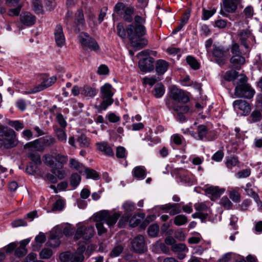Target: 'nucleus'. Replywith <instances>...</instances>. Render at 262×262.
Segmentation results:
<instances>
[{
	"mask_svg": "<svg viewBox=\"0 0 262 262\" xmlns=\"http://www.w3.org/2000/svg\"><path fill=\"white\" fill-rule=\"evenodd\" d=\"M170 93L172 99L178 102L186 103L189 100V97L184 91L174 86H172Z\"/></svg>",
	"mask_w": 262,
	"mask_h": 262,
	"instance_id": "12",
	"label": "nucleus"
},
{
	"mask_svg": "<svg viewBox=\"0 0 262 262\" xmlns=\"http://www.w3.org/2000/svg\"><path fill=\"white\" fill-rule=\"evenodd\" d=\"M168 67V63L163 60H159L157 61L156 70L159 74H163L167 70Z\"/></svg>",
	"mask_w": 262,
	"mask_h": 262,
	"instance_id": "27",
	"label": "nucleus"
},
{
	"mask_svg": "<svg viewBox=\"0 0 262 262\" xmlns=\"http://www.w3.org/2000/svg\"><path fill=\"white\" fill-rule=\"evenodd\" d=\"M61 168H59L58 166H56L51 169V172L53 174L59 179H62L66 177V172L64 170H61Z\"/></svg>",
	"mask_w": 262,
	"mask_h": 262,
	"instance_id": "42",
	"label": "nucleus"
},
{
	"mask_svg": "<svg viewBox=\"0 0 262 262\" xmlns=\"http://www.w3.org/2000/svg\"><path fill=\"white\" fill-rule=\"evenodd\" d=\"M205 191L207 194L209 195V197L212 201L216 200L223 192V190L219 189V187L213 186L206 188Z\"/></svg>",
	"mask_w": 262,
	"mask_h": 262,
	"instance_id": "23",
	"label": "nucleus"
},
{
	"mask_svg": "<svg viewBox=\"0 0 262 262\" xmlns=\"http://www.w3.org/2000/svg\"><path fill=\"white\" fill-rule=\"evenodd\" d=\"M132 47L135 51L139 50L145 46L147 43V40L145 38H140L141 37H128Z\"/></svg>",
	"mask_w": 262,
	"mask_h": 262,
	"instance_id": "16",
	"label": "nucleus"
},
{
	"mask_svg": "<svg viewBox=\"0 0 262 262\" xmlns=\"http://www.w3.org/2000/svg\"><path fill=\"white\" fill-rule=\"evenodd\" d=\"M114 89L109 83H105L100 88V97L102 101L99 106L100 110H105L113 102Z\"/></svg>",
	"mask_w": 262,
	"mask_h": 262,
	"instance_id": "3",
	"label": "nucleus"
},
{
	"mask_svg": "<svg viewBox=\"0 0 262 262\" xmlns=\"http://www.w3.org/2000/svg\"><path fill=\"white\" fill-rule=\"evenodd\" d=\"M40 139L44 147L51 146L56 142V139L51 136H45Z\"/></svg>",
	"mask_w": 262,
	"mask_h": 262,
	"instance_id": "39",
	"label": "nucleus"
},
{
	"mask_svg": "<svg viewBox=\"0 0 262 262\" xmlns=\"http://www.w3.org/2000/svg\"><path fill=\"white\" fill-rule=\"evenodd\" d=\"M186 61L188 64L194 70H198L200 68V65L197 60L192 56H187Z\"/></svg>",
	"mask_w": 262,
	"mask_h": 262,
	"instance_id": "43",
	"label": "nucleus"
},
{
	"mask_svg": "<svg viewBox=\"0 0 262 262\" xmlns=\"http://www.w3.org/2000/svg\"><path fill=\"white\" fill-rule=\"evenodd\" d=\"M165 93V88L164 85L161 83H158L156 84L154 90V95L157 98H161Z\"/></svg>",
	"mask_w": 262,
	"mask_h": 262,
	"instance_id": "31",
	"label": "nucleus"
},
{
	"mask_svg": "<svg viewBox=\"0 0 262 262\" xmlns=\"http://www.w3.org/2000/svg\"><path fill=\"white\" fill-rule=\"evenodd\" d=\"M64 204L61 200H58L53 204L52 210V211H60L63 208Z\"/></svg>",
	"mask_w": 262,
	"mask_h": 262,
	"instance_id": "62",
	"label": "nucleus"
},
{
	"mask_svg": "<svg viewBox=\"0 0 262 262\" xmlns=\"http://www.w3.org/2000/svg\"><path fill=\"white\" fill-rule=\"evenodd\" d=\"M132 250L138 253H143L147 251L143 236L138 235L131 242Z\"/></svg>",
	"mask_w": 262,
	"mask_h": 262,
	"instance_id": "11",
	"label": "nucleus"
},
{
	"mask_svg": "<svg viewBox=\"0 0 262 262\" xmlns=\"http://www.w3.org/2000/svg\"><path fill=\"white\" fill-rule=\"evenodd\" d=\"M27 252V250L26 248L19 247L15 251V255L18 257L24 256Z\"/></svg>",
	"mask_w": 262,
	"mask_h": 262,
	"instance_id": "64",
	"label": "nucleus"
},
{
	"mask_svg": "<svg viewBox=\"0 0 262 262\" xmlns=\"http://www.w3.org/2000/svg\"><path fill=\"white\" fill-rule=\"evenodd\" d=\"M238 76V72L234 70L227 71L224 76L225 80L230 81L234 80Z\"/></svg>",
	"mask_w": 262,
	"mask_h": 262,
	"instance_id": "44",
	"label": "nucleus"
},
{
	"mask_svg": "<svg viewBox=\"0 0 262 262\" xmlns=\"http://www.w3.org/2000/svg\"><path fill=\"white\" fill-rule=\"evenodd\" d=\"M154 59L150 56H148L140 59L139 61V67L141 71L143 72H148L152 71L154 68Z\"/></svg>",
	"mask_w": 262,
	"mask_h": 262,
	"instance_id": "14",
	"label": "nucleus"
},
{
	"mask_svg": "<svg viewBox=\"0 0 262 262\" xmlns=\"http://www.w3.org/2000/svg\"><path fill=\"white\" fill-rule=\"evenodd\" d=\"M148 235L151 237H156L159 233V226L157 224L150 225L148 229Z\"/></svg>",
	"mask_w": 262,
	"mask_h": 262,
	"instance_id": "50",
	"label": "nucleus"
},
{
	"mask_svg": "<svg viewBox=\"0 0 262 262\" xmlns=\"http://www.w3.org/2000/svg\"><path fill=\"white\" fill-rule=\"evenodd\" d=\"M82 174L86 175V179H96L98 176V173L94 170L85 167Z\"/></svg>",
	"mask_w": 262,
	"mask_h": 262,
	"instance_id": "46",
	"label": "nucleus"
},
{
	"mask_svg": "<svg viewBox=\"0 0 262 262\" xmlns=\"http://www.w3.org/2000/svg\"><path fill=\"white\" fill-rule=\"evenodd\" d=\"M54 36L57 46L58 47H61L65 43V37L61 25H58L56 26L54 32Z\"/></svg>",
	"mask_w": 262,
	"mask_h": 262,
	"instance_id": "15",
	"label": "nucleus"
},
{
	"mask_svg": "<svg viewBox=\"0 0 262 262\" xmlns=\"http://www.w3.org/2000/svg\"><path fill=\"white\" fill-rule=\"evenodd\" d=\"M239 161L237 158L236 157H232L227 159L226 165L228 168L231 169L233 167L237 165Z\"/></svg>",
	"mask_w": 262,
	"mask_h": 262,
	"instance_id": "47",
	"label": "nucleus"
},
{
	"mask_svg": "<svg viewBox=\"0 0 262 262\" xmlns=\"http://www.w3.org/2000/svg\"><path fill=\"white\" fill-rule=\"evenodd\" d=\"M135 23L129 25L126 31L128 37H141L146 34V29L143 24L145 22V19L139 16L136 15L134 18Z\"/></svg>",
	"mask_w": 262,
	"mask_h": 262,
	"instance_id": "2",
	"label": "nucleus"
},
{
	"mask_svg": "<svg viewBox=\"0 0 262 262\" xmlns=\"http://www.w3.org/2000/svg\"><path fill=\"white\" fill-rule=\"evenodd\" d=\"M95 230L93 226L79 225L74 235V240L82 239L85 242L89 241L95 234Z\"/></svg>",
	"mask_w": 262,
	"mask_h": 262,
	"instance_id": "4",
	"label": "nucleus"
},
{
	"mask_svg": "<svg viewBox=\"0 0 262 262\" xmlns=\"http://www.w3.org/2000/svg\"><path fill=\"white\" fill-rule=\"evenodd\" d=\"M4 146L5 148H11L17 144V140L15 132L11 128L6 129V132L3 135Z\"/></svg>",
	"mask_w": 262,
	"mask_h": 262,
	"instance_id": "9",
	"label": "nucleus"
},
{
	"mask_svg": "<svg viewBox=\"0 0 262 262\" xmlns=\"http://www.w3.org/2000/svg\"><path fill=\"white\" fill-rule=\"evenodd\" d=\"M161 210L169 213L171 216L178 214L181 212L179 205L176 203L166 204L161 208Z\"/></svg>",
	"mask_w": 262,
	"mask_h": 262,
	"instance_id": "18",
	"label": "nucleus"
},
{
	"mask_svg": "<svg viewBox=\"0 0 262 262\" xmlns=\"http://www.w3.org/2000/svg\"><path fill=\"white\" fill-rule=\"evenodd\" d=\"M70 166L71 168L79 171L81 174L83 173L85 168L82 163L74 159H70Z\"/></svg>",
	"mask_w": 262,
	"mask_h": 262,
	"instance_id": "29",
	"label": "nucleus"
},
{
	"mask_svg": "<svg viewBox=\"0 0 262 262\" xmlns=\"http://www.w3.org/2000/svg\"><path fill=\"white\" fill-rule=\"evenodd\" d=\"M220 203L226 209H230L233 206L232 203L227 196L223 197Z\"/></svg>",
	"mask_w": 262,
	"mask_h": 262,
	"instance_id": "57",
	"label": "nucleus"
},
{
	"mask_svg": "<svg viewBox=\"0 0 262 262\" xmlns=\"http://www.w3.org/2000/svg\"><path fill=\"white\" fill-rule=\"evenodd\" d=\"M25 149H30L35 150L36 151H43L45 149L44 146L42 145L41 139H36L34 141L29 142L24 145Z\"/></svg>",
	"mask_w": 262,
	"mask_h": 262,
	"instance_id": "22",
	"label": "nucleus"
},
{
	"mask_svg": "<svg viewBox=\"0 0 262 262\" xmlns=\"http://www.w3.org/2000/svg\"><path fill=\"white\" fill-rule=\"evenodd\" d=\"M99 150L103 152L105 155L108 156H114V152L112 148L106 142L97 143Z\"/></svg>",
	"mask_w": 262,
	"mask_h": 262,
	"instance_id": "25",
	"label": "nucleus"
},
{
	"mask_svg": "<svg viewBox=\"0 0 262 262\" xmlns=\"http://www.w3.org/2000/svg\"><path fill=\"white\" fill-rule=\"evenodd\" d=\"M229 198L235 202H238L241 200L239 193L235 190H232L230 192Z\"/></svg>",
	"mask_w": 262,
	"mask_h": 262,
	"instance_id": "60",
	"label": "nucleus"
},
{
	"mask_svg": "<svg viewBox=\"0 0 262 262\" xmlns=\"http://www.w3.org/2000/svg\"><path fill=\"white\" fill-rule=\"evenodd\" d=\"M20 20L25 26H31L35 24L36 18L31 13L25 12L20 15Z\"/></svg>",
	"mask_w": 262,
	"mask_h": 262,
	"instance_id": "17",
	"label": "nucleus"
},
{
	"mask_svg": "<svg viewBox=\"0 0 262 262\" xmlns=\"http://www.w3.org/2000/svg\"><path fill=\"white\" fill-rule=\"evenodd\" d=\"M212 54L215 58L216 62L220 66L225 63L226 55L229 51L228 48L222 46H213Z\"/></svg>",
	"mask_w": 262,
	"mask_h": 262,
	"instance_id": "10",
	"label": "nucleus"
},
{
	"mask_svg": "<svg viewBox=\"0 0 262 262\" xmlns=\"http://www.w3.org/2000/svg\"><path fill=\"white\" fill-rule=\"evenodd\" d=\"M230 62L233 68L239 70L245 63V58L241 54L233 55Z\"/></svg>",
	"mask_w": 262,
	"mask_h": 262,
	"instance_id": "20",
	"label": "nucleus"
},
{
	"mask_svg": "<svg viewBox=\"0 0 262 262\" xmlns=\"http://www.w3.org/2000/svg\"><path fill=\"white\" fill-rule=\"evenodd\" d=\"M234 94L237 97L251 99L255 94V91L249 84L236 85L235 88Z\"/></svg>",
	"mask_w": 262,
	"mask_h": 262,
	"instance_id": "7",
	"label": "nucleus"
},
{
	"mask_svg": "<svg viewBox=\"0 0 262 262\" xmlns=\"http://www.w3.org/2000/svg\"><path fill=\"white\" fill-rule=\"evenodd\" d=\"M46 237L42 233H40L35 238V242L37 246L40 247L42 244L46 241Z\"/></svg>",
	"mask_w": 262,
	"mask_h": 262,
	"instance_id": "58",
	"label": "nucleus"
},
{
	"mask_svg": "<svg viewBox=\"0 0 262 262\" xmlns=\"http://www.w3.org/2000/svg\"><path fill=\"white\" fill-rule=\"evenodd\" d=\"M71 252L67 251L61 253L59 255V259L60 262H68L70 261Z\"/></svg>",
	"mask_w": 262,
	"mask_h": 262,
	"instance_id": "61",
	"label": "nucleus"
},
{
	"mask_svg": "<svg viewBox=\"0 0 262 262\" xmlns=\"http://www.w3.org/2000/svg\"><path fill=\"white\" fill-rule=\"evenodd\" d=\"M78 40L83 49H89L94 51L99 50V47L95 39L85 32H81L78 35Z\"/></svg>",
	"mask_w": 262,
	"mask_h": 262,
	"instance_id": "5",
	"label": "nucleus"
},
{
	"mask_svg": "<svg viewBox=\"0 0 262 262\" xmlns=\"http://www.w3.org/2000/svg\"><path fill=\"white\" fill-rule=\"evenodd\" d=\"M53 255V251L49 248H43L39 253L41 259H49Z\"/></svg>",
	"mask_w": 262,
	"mask_h": 262,
	"instance_id": "45",
	"label": "nucleus"
},
{
	"mask_svg": "<svg viewBox=\"0 0 262 262\" xmlns=\"http://www.w3.org/2000/svg\"><path fill=\"white\" fill-rule=\"evenodd\" d=\"M241 44L246 49L249 50L250 46H253L255 42V37L251 32L248 30H241L237 34Z\"/></svg>",
	"mask_w": 262,
	"mask_h": 262,
	"instance_id": "6",
	"label": "nucleus"
},
{
	"mask_svg": "<svg viewBox=\"0 0 262 262\" xmlns=\"http://www.w3.org/2000/svg\"><path fill=\"white\" fill-rule=\"evenodd\" d=\"M77 141L81 147H88L90 145L89 139L84 134H81L78 136Z\"/></svg>",
	"mask_w": 262,
	"mask_h": 262,
	"instance_id": "38",
	"label": "nucleus"
},
{
	"mask_svg": "<svg viewBox=\"0 0 262 262\" xmlns=\"http://www.w3.org/2000/svg\"><path fill=\"white\" fill-rule=\"evenodd\" d=\"M168 107L173 110L177 113L185 114L189 111V108L187 105H179L176 104L170 105L169 103L167 102Z\"/></svg>",
	"mask_w": 262,
	"mask_h": 262,
	"instance_id": "30",
	"label": "nucleus"
},
{
	"mask_svg": "<svg viewBox=\"0 0 262 262\" xmlns=\"http://www.w3.org/2000/svg\"><path fill=\"white\" fill-rule=\"evenodd\" d=\"M126 151L124 147L118 146L116 148V156L119 159H125L126 157Z\"/></svg>",
	"mask_w": 262,
	"mask_h": 262,
	"instance_id": "54",
	"label": "nucleus"
},
{
	"mask_svg": "<svg viewBox=\"0 0 262 262\" xmlns=\"http://www.w3.org/2000/svg\"><path fill=\"white\" fill-rule=\"evenodd\" d=\"M32 6L36 13L39 14L42 12V6L39 0H32Z\"/></svg>",
	"mask_w": 262,
	"mask_h": 262,
	"instance_id": "51",
	"label": "nucleus"
},
{
	"mask_svg": "<svg viewBox=\"0 0 262 262\" xmlns=\"http://www.w3.org/2000/svg\"><path fill=\"white\" fill-rule=\"evenodd\" d=\"M133 176L137 179H143L146 176V169L142 166H136L133 170Z\"/></svg>",
	"mask_w": 262,
	"mask_h": 262,
	"instance_id": "28",
	"label": "nucleus"
},
{
	"mask_svg": "<svg viewBox=\"0 0 262 262\" xmlns=\"http://www.w3.org/2000/svg\"><path fill=\"white\" fill-rule=\"evenodd\" d=\"M43 162L47 166L52 168L57 166V163H55V158L51 155H45L43 157Z\"/></svg>",
	"mask_w": 262,
	"mask_h": 262,
	"instance_id": "35",
	"label": "nucleus"
},
{
	"mask_svg": "<svg viewBox=\"0 0 262 262\" xmlns=\"http://www.w3.org/2000/svg\"><path fill=\"white\" fill-rule=\"evenodd\" d=\"M85 249L84 246H80L77 248L75 252H71L70 262H83L84 259L83 253Z\"/></svg>",
	"mask_w": 262,
	"mask_h": 262,
	"instance_id": "19",
	"label": "nucleus"
},
{
	"mask_svg": "<svg viewBox=\"0 0 262 262\" xmlns=\"http://www.w3.org/2000/svg\"><path fill=\"white\" fill-rule=\"evenodd\" d=\"M97 93V91L95 88L85 85L80 89V94L88 97H94Z\"/></svg>",
	"mask_w": 262,
	"mask_h": 262,
	"instance_id": "24",
	"label": "nucleus"
},
{
	"mask_svg": "<svg viewBox=\"0 0 262 262\" xmlns=\"http://www.w3.org/2000/svg\"><path fill=\"white\" fill-rule=\"evenodd\" d=\"M124 211L126 212L133 211L135 209V205L134 203L129 201L124 202L122 206Z\"/></svg>",
	"mask_w": 262,
	"mask_h": 262,
	"instance_id": "55",
	"label": "nucleus"
},
{
	"mask_svg": "<svg viewBox=\"0 0 262 262\" xmlns=\"http://www.w3.org/2000/svg\"><path fill=\"white\" fill-rule=\"evenodd\" d=\"M231 52L233 55L241 54L239 46L236 42H233L231 46Z\"/></svg>",
	"mask_w": 262,
	"mask_h": 262,
	"instance_id": "63",
	"label": "nucleus"
},
{
	"mask_svg": "<svg viewBox=\"0 0 262 262\" xmlns=\"http://www.w3.org/2000/svg\"><path fill=\"white\" fill-rule=\"evenodd\" d=\"M55 161L58 163L59 168H62L63 165L66 163L67 158L66 156L58 154L55 156Z\"/></svg>",
	"mask_w": 262,
	"mask_h": 262,
	"instance_id": "53",
	"label": "nucleus"
},
{
	"mask_svg": "<svg viewBox=\"0 0 262 262\" xmlns=\"http://www.w3.org/2000/svg\"><path fill=\"white\" fill-rule=\"evenodd\" d=\"M194 207L199 212H207L209 210L207 205L203 202L195 203Z\"/></svg>",
	"mask_w": 262,
	"mask_h": 262,
	"instance_id": "52",
	"label": "nucleus"
},
{
	"mask_svg": "<svg viewBox=\"0 0 262 262\" xmlns=\"http://www.w3.org/2000/svg\"><path fill=\"white\" fill-rule=\"evenodd\" d=\"M198 140H202L208 133V129L206 126L204 125H200L197 128Z\"/></svg>",
	"mask_w": 262,
	"mask_h": 262,
	"instance_id": "36",
	"label": "nucleus"
},
{
	"mask_svg": "<svg viewBox=\"0 0 262 262\" xmlns=\"http://www.w3.org/2000/svg\"><path fill=\"white\" fill-rule=\"evenodd\" d=\"M81 181L80 176L77 173L73 174L70 178V184L73 187H76Z\"/></svg>",
	"mask_w": 262,
	"mask_h": 262,
	"instance_id": "49",
	"label": "nucleus"
},
{
	"mask_svg": "<svg viewBox=\"0 0 262 262\" xmlns=\"http://www.w3.org/2000/svg\"><path fill=\"white\" fill-rule=\"evenodd\" d=\"M171 250L174 252H181L188 250L185 244L182 243L174 244L171 247Z\"/></svg>",
	"mask_w": 262,
	"mask_h": 262,
	"instance_id": "48",
	"label": "nucleus"
},
{
	"mask_svg": "<svg viewBox=\"0 0 262 262\" xmlns=\"http://www.w3.org/2000/svg\"><path fill=\"white\" fill-rule=\"evenodd\" d=\"M55 133L58 140L62 143L67 142V135L64 129L60 128L55 129Z\"/></svg>",
	"mask_w": 262,
	"mask_h": 262,
	"instance_id": "34",
	"label": "nucleus"
},
{
	"mask_svg": "<svg viewBox=\"0 0 262 262\" xmlns=\"http://www.w3.org/2000/svg\"><path fill=\"white\" fill-rule=\"evenodd\" d=\"M233 106L235 110H240L242 114L244 116L248 115L251 110L249 103L242 99L234 101L233 103Z\"/></svg>",
	"mask_w": 262,
	"mask_h": 262,
	"instance_id": "13",
	"label": "nucleus"
},
{
	"mask_svg": "<svg viewBox=\"0 0 262 262\" xmlns=\"http://www.w3.org/2000/svg\"><path fill=\"white\" fill-rule=\"evenodd\" d=\"M120 216V214L118 212L111 214L107 210H102L95 214L93 216V221L96 223L98 235H101L107 232L106 228L104 227V223L111 227L116 224Z\"/></svg>",
	"mask_w": 262,
	"mask_h": 262,
	"instance_id": "1",
	"label": "nucleus"
},
{
	"mask_svg": "<svg viewBox=\"0 0 262 262\" xmlns=\"http://www.w3.org/2000/svg\"><path fill=\"white\" fill-rule=\"evenodd\" d=\"M124 19L128 22H131L133 20V15L134 13V9L130 6H127L124 11Z\"/></svg>",
	"mask_w": 262,
	"mask_h": 262,
	"instance_id": "37",
	"label": "nucleus"
},
{
	"mask_svg": "<svg viewBox=\"0 0 262 262\" xmlns=\"http://www.w3.org/2000/svg\"><path fill=\"white\" fill-rule=\"evenodd\" d=\"M75 23L79 30L80 27H83L85 25L84 15L81 9L78 10L75 14Z\"/></svg>",
	"mask_w": 262,
	"mask_h": 262,
	"instance_id": "26",
	"label": "nucleus"
},
{
	"mask_svg": "<svg viewBox=\"0 0 262 262\" xmlns=\"http://www.w3.org/2000/svg\"><path fill=\"white\" fill-rule=\"evenodd\" d=\"M154 247L157 251L161 250L165 253L169 251V248L165 245V244L160 242H157L155 244Z\"/></svg>",
	"mask_w": 262,
	"mask_h": 262,
	"instance_id": "56",
	"label": "nucleus"
},
{
	"mask_svg": "<svg viewBox=\"0 0 262 262\" xmlns=\"http://www.w3.org/2000/svg\"><path fill=\"white\" fill-rule=\"evenodd\" d=\"M124 247L121 245H118L114 247L109 255L111 257H116L118 256L123 251Z\"/></svg>",
	"mask_w": 262,
	"mask_h": 262,
	"instance_id": "40",
	"label": "nucleus"
},
{
	"mask_svg": "<svg viewBox=\"0 0 262 262\" xmlns=\"http://www.w3.org/2000/svg\"><path fill=\"white\" fill-rule=\"evenodd\" d=\"M8 124L13 127L17 131L24 127L23 124L19 121H9Z\"/></svg>",
	"mask_w": 262,
	"mask_h": 262,
	"instance_id": "59",
	"label": "nucleus"
},
{
	"mask_svg": "<svg viewBox=\"0 0 262 262\" xmlns=\"http://www.w3.org/2000/svg\"><path fill=\"white\" fill-rule=\"evenodd\" d=\"M56 81V77L52 76L50 78L45 79L43 81L38 84L30 90L27 89L24 92L25 94H33L41 92L51 86Z\"/></svg>",
	"mask_w": 262,
	"mask_h": 262,
	"instance_id": "8",
	"label": "nucleus"
},
{
	"mask_svg": "<svg viewBox=\"0 0 262 262\" xmlns=\"http://www.w3.org/2000/svg\"><path fill=\"white\" fill-rule=\"evenodd\" d=\"M251 122H256L260 121L262 119V112L258 110L253 111L250 116Z\"/></svg>",
	"mask_w": 262,
	"mask_h": 262,
	"instance_id": "41",
	"label": "nucleus"
},
{
	"mask_svg": "<svg viewBox=\"0 0 262 262\" xmlns=\"http://www.w3.org/2000/svg\"><path fill=\"white\" fill-rule=\"evenodd\" d=\"M28 157L36 165H40L41 164L40 156L36 151L31 150L28 154Z\"/></svg>",
	"mask_w": 262,
	"mask_h": 262,
	"instance_id": "33",
	"label": "nucleus"
},
{
	"mask_svg": "<svg viewBox=\"0 0 262 262\" xmlns=\"http://www.w3.org/2000/svg\"><path fill=\"white\" fill-rule=\"evenodd\" d=\"M187 222L188 218L184 214H178L173 218V223L178 226L185 225Z\"/></svg>",
	"mask_w": 262,
	"mask_h": 262,
	"instance_id": "32",
	"label": "nucleus"
},
{
	"mask_svg": "<svg viewBox=\"0 0 262 262\" xmlns=\"http://www.w3.org/2000/svg\"><path fill=\"white\" fill-rule=\"evenodd\" d=\"M241 0H223V4L224 8L227 12L233 13L236 10L237 6L241 2Z\"/></svg>",
	"mask_w": 262,
	"mask_h": 262,
	"instance_id": "21",
	"label": "nucleus"
}]
</instances>
